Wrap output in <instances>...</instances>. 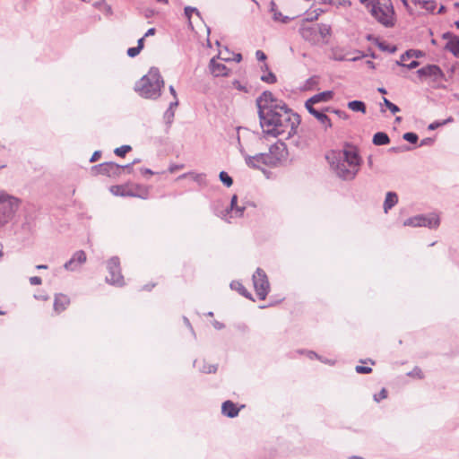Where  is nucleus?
<instances>
[{
	"label": "nucleus",
	"mask_w": 459,
	"mask_h": 459,
	"mask_svg": "<svg viewBox=\"0 0 459 459\" xmlns=\"http://www.w3.org/2000/svg\"><path fill=\"white\" fill-rule=\"evenodd\" d=\"M219 178L227 187H230L233 185V178L226 171H221Z\"/></svg>",
	"instance_id": "obj_34"
},
{
	"label": "nucleus",
	"mask_w": 459,
	"mask_h": 459,
	"mask_svg": "<svg viewBox=\"0 0 459 459\" xmlns=\"http://www.w3.org/2000/svg\"><path fill=\"white\" fill-rule=\"evenodd\" d=\"M348 108L354 112H360L362 114H365L367 112V105L362 100H351L347 103Z\"/></svg>",
	"instance_id": "obj_29"
},
{
	"label": "nucleus",
	"mask_w": 459,
	"mask_h": 459,
	"mask_svg": "<svg viewBox=\"0 0 459 459\" xmlns=\"http://www.w3.org/2000/svg\"><path fill=\"white\" fill-rule=\"evenodd\" d=\"M349 52L344 53V49L340 47H334L331 49V58L335 61H347Z\"/></svg>",
	"instance_id": "obj_27"
},
{
	"label": "nucleus",
	"mask_w": 459,
	"mask_h": 459,
	"mask_svg": "<svg viewBox=\"0 0 459 459\" xmlns=\"http://www.w3.org/2000/svg\"><path fill=\"white\" fill-rule=\"evenodd\" d=\"M232 85L235 89L243 91V92H248L247 87L246 85H243L238 80H234L232 82Z\"/></svg>",
	"instance_id": "obj_48"
},
{
	"label": "nucleus",
	"mask_w": 459,
	"mask_h": 459,
	"mask_svg": "<svg viewBox=\"0 0 459 459\" xmlns=\"http://www.w3.org/2000/svg\"><path fill=\"white\" fill-rule=\"evenodd\" d=\"M383 104H384V105L386 107V108H388V109L390 110V112H391L392 114H394H394H396V113H398V112H400V110H401V109H400V108H399L396 104H394V103L391 102V101H390L387 98H385V97H383Z\"/></svg>",
	"instance_id": "obj_39"
},
{
	"label": "nucleus",
	"mask_w": 459,
	"mask_h": 459,
	"mask_svg": "<svg viewBox=\"0 0 459 459\" xmlns=\"http://www.w3.org/2000/svg\"><path fill=\"white\" fill-rule=\"evenodd\" d=\"M299 32L302 39L312 45H317L319 39L317 36V29L316 25L314 26H304L302 25Z\"/></svg>",
	"instance_id": "obj_14"
},
{
	"label": "nucleus",
	"mask_w": 459,
	"mask_h": 459,
	"mask_svg": "<svg viewBox=\"0 0 459 459\" xmlns=\"http://www.w3.org/2000/svg\"><path fill=\"white\" fill-rule=\"evenodd\" d=\"M377 48L384 52L394 53L397 50L396 46L390 45L385 40L377 41Z\"/></svg>",
	"instance_id": "obj_33"
},
{
	"label": "nucleus",
	"mask_w": 459,
	"mask_h": 459,
	"mask_svg": "<svg viewBox=\"0 0 459 459\" xmlns=\"http://www.w3.org/2000/svg\"><path fill=\"white\" fill-rule=\"evenodd\" d=\"M209 68L212 74L215 77L227 76L230 72V70L224 64L216 61V57H212L210 60Z\"/></svg>",
	"instance_id": "obj_19"
},
{
	"label": "nucleus",
	"mask_w": 459,
	"mask_h": 459,
	"mask_svg": "<svg viewBox=\"0 0 459 459\" xmlns=\"http://www.w3.org/2000/svg\"><path fill=\"white\" fill-rule=\"evenodd\" d=\"M332 155L343 159L349 167L352 169H359L362 163L358 149L349 143H345V148L342 152H333Z\"/></svg>",
	"instance_id": "obj_8"
},
{
	"label": "nucleus",
	"mask_w": 459,
	"mask_h": 459,
	"mask_svg": "<svg viewBox=\"0 0 459 459\" xmlns=\"http://www.w3.org/2000/svg\"><path fill=\"white\" fill-rule=\"evenodd\" d=\"M425 52L420 49H408L404 53L402 54V59H411L412 57L414 58H420L425 56Z\"/></svg>",
	"instance_id": "obj_30"
},
{
	"label": "nucleus",
	"mask_w": 459,
	"mask_h": 459,
	"mask_svg": "<svg viewBox=\"0 0 459 459\" xmlns=\"http://www.w3.org/2000/svg\"><path fill=\"white\" fill-rule=\"evenodd\" d=\"M441 123L442 122L440 120H436L429 125L428 129L429 130H436L437 128L443 126V124H441Z\"/></svg>",
	"instance_id": "obj_57"
},
{
	"label": "nucleus",
	"mask_w": 459,
	"mask_h": 459,
	"mask_svg": "<svg viewBox=\"0 0 459 459\" xmlns=\"http://www.w3.org/2000/svg\"><path fill=\"white\" fill-rule=\"evenodd\" d=\"M397 203L398 195L394 191L387 192L383 204L384 212L387 213Z\"/></svg>",
	"instance_id": "obj_21"
},
{
	"label": "nucleus",
	"mask_w": 459,
	"mask_h": 459,
	"mask_svg": "<svg viewBox=\"0 0 459 459\" xmlns=\"http://www.w3.org/2000/svg\"><path fill=\"white\" fill-rule=\"evenodd\" d=\"M142 50L136 46V47H131L127 49L126 54L129 57H135L140 54Z\"/></svg>",
	"instance_id": "obj_49"
},
{
	"label": "nucleus",
	"mask_w": 459,
	"mask_h": 459,
	"mask_svg": "<svg viewBox=\"0 0 459 459\" xmlns=\"http://www.w3.org/2000/svg\"><path fill=\"white\" fill-rule=\"evenodd\" d=\"M317 83V77L312 76L306 81V84L308 87H312Z\"/></svg>",
	"instance_id": "obj_61"
},
{
	"label": "nucleus",
	"mask_w": 459,
	"mask_h": 459,
	"mask_svg": "<svg viewBox=\"0 0 459 459\" xmlns=\"http://www.w3.org/2000/svg\"><path fill=\"white\" fill-rule=\"evenodd\" d=\"M316 27L317 29V35L319 34L323 39L324 43L327 44L328 40L325 39L332 35L331 26L325 23H317Z\"/></svg>",
	"instance_id": "obj_26"
},
{
	"label": "nucleus",
	"mask_w": 459,
	"mask_h": 459,
	"mask_svg": "<svg viewBox=\"0 0 459 459\" xmlns=\"http://www.w3.org/2000/svg\"><path fill=\"white\" fill-rule=\"evenodd\" d=\"M101 154H102L101 151H95L90 159V162L93 163V162H96L97 160H99L101 157Z\"/></svg>",
	"instance_id": "obj_56"
},
{
	"label": "nucleus",
	"mask_w": 459,
	"mask_h": 459,
	"mask_svg": "<svg viewBox=\"0 0 459 459\" xmlns=\"http://www.w3.org/2000/svg\"><path fill=\"white\" fill-rule=\"evenodd\" d=\"M70 304V299L68 296L59 293L56 294L54 300V310L57 313H60L66 309L67 306Z\"/></svg>",
	"instance_id": "obj_20"
},
{
	"label": "nucleus",
	"mask_w": 459,
	"mask_h": 459,
	"mask_svg": "<svg viewBox=\"0 0 459 459\" xmlns=\"http://www.w3.org/2000/svg\"><path fill=\"white\" fill-rule=\"evenodd\" d=\"M194 367L197 368L200 372L204 374H214L218 369L217 364L207 365L205 360L199 361L195 359L194 361Z\"/></svg>",
	"instance_id": "obj_23"
},
{
	"label": "nucleus",
	"mask_w": 459,
	"mask_h": 459,
	"mask_svg": "<svg viewBox=\"0 0 459 459\" xmlns=\"http://www.w3.org/2000/svg\"><path fill=\"white\" fill-rule=\"evenodd\" d=\"M164 80L157 67H152L149 73L136 82L134 90L145 99L157 100L161 95Z\"/></svg>",
	"instance_id": "obj_2"
},
{
	"label": "nucleus",
	"mask_w": 459,
	"mask_h": 459,
	"mask_svg": "<svg viewBox=\"0 0 459 459\" xmlns=\"http://www.w3.org/2000/svg\"><path fill=\"white\" fill-rule=\"evenodd\" d=\"M86 262V254L83 250L76 251L73 256L64 264V268L67 271L74 272L80 265Z\"/></svg>",
	"instance_id": "obj_13"
},
{
	"label": "nucleus",
	"mask_w": 459,
	"mask_h": 459,
	"mask_svg": "<svg viewBox=\"0 0 459 459\" xmlns=\"http://www.w3.org/2000/svg\"><path fill=\"white\" fill-rule=\"evenodd\" d=\"M411 148L408 145L399 146V147H391L389 152H408L411 151Z\"/></svg>",
	"instance_id": "obj_50"
},
{
	"label": "nucleus",
	"mask_w": 459,
	"mask_h": 459,
	"mask_svg": "<svg viewBox=\"0 0 459 459\" xmlns=\"http://www.w3.org/2000/svg\"><path fill=\"white\" fill-rule=\"evenodd\" d=\"M260 126L265 135L278 137L287 133L286 139L298 134L300 116L272 91H264L255 100Z\"/></svg>",
	"instance_id": "obj_1"
},
{
	"label": "nucleus",
	"mask_w": 459,
	"mask_h": 459,
	"mask_svg": "<svg viewBox=\"0 0 459 459\" xmlns=\"http://www.w3.org/2000/svg\"><path fill=\"white\" fill-rule=\"evenodd\" d=\"M355 370L358 374H369L373 369L370 367L358 365L356 366Z\"/></svg>",
	"instance_id": "obj_47"
},
{
	"label": "nucleus",
	"mask_w": 459,
	"mask_h": 459,
	"mask_svg": "<svg viewBox=\"0 0 459 459\" xmlns=\"http://www.w3.org/2000/svg\"><path fill=\"white\" fill-rule=\"evenodd\" d=\"M307 112L316 117L325 128H331L333 126L330 117L325 114V108L324 110H318L314 107L306 108Z\"/></svg>",
	"instance_id": "obj_17"
},
{
	"label": "nucleus",
	"mask_w": 459,
	"mask_h": 459,
	"mask_svg": "<svg viewBox=\"0 0 459 459\" xmlns=\"http://www.w3.org/2000/svg\"><path fill=\"white\" fill-rule=\"evenodd\" d=\"M132 150L130 145L125 144L120 147H117L114 150V153L118 157H125L127 152Z\"/></svg>",
	"instance_id": "obj_40"
},
{
	"label": "nucleus",
	"mask_w": 459,
	"mask_h": 459,
	"mask_svg": "<svg viewBox=\"0 0 459 459\" xmlns=\"http://www.w3.org/2000/svg\"><path fill=\"white\" fill-rule=\"evenodd\" d=\"M403 139L411 144H416L419 141V135L414 132H406L403 134Z\"/></svg>",
	"instance_id": "obj_37"
},
{
	"label": "nucleus",
	"mask_w": 459,
	"mask_h": 459,
	"mask_svg": "<svg viewBox=\"0 0 459 459\" xmlns=\"http://www.w3.org/2000/svg\"><path fill=\"white\" fill-rule=\"evenodd\" d=\"M20 205V200L5 193L0 194V222L8 223L15 215Z\"/></svg>",
	"instance_id": "obj_4"
},
{
	"label": "nucleus",
	"mask_w": 459,
	"mask_h": 459,
	"mask_svg": "<svg viewBox=\"0 0 459 459\" xmlns=\"http://www.w3.org/2000/svg\"><path fill=\"white\" fill-rule=\"evenodd\" d=\"M444 49L449 51L456 58H459V36L455 37L453 41H447Z\"/></svg>",
	"instance_id": "obj_28"
},
{
	"label": "nucleus",
	"mask_w": 459,
	"mask_h": 459,
	"mask_svg": "<svg viewBox=\"0 0 459 459\" xmlns=\"http://www.w3.org/2000/svg\"><path fill=\"white\" fill-rule=\"evenodd\" d=\"M435 139L432 137H427L420 141V143L419 146H431L434 144Z\"/></svg>",
	"instance_id": "obj_51"
},
{
	"label": "nucleus",
	"mask_w": 459,
	"mask_h": 459,
	"mask_svg": "<svg viewBox=\"0 0 459 459\" xmlns=\"http://www.w3.org/2000/svg\"><path fill=\"white\" fill-rule=\"evenodd\" d=\"M355 52L359 53V56H353V57H348V60L347 61H351V62H357L366 56H368L367 54L359 51V50H355Z\"/></svg>",
	"instance_id": "obj_52"
},
{
	"label": "nucleus",
	"mask_w": 459,
	"mask_h": 459,
	"mask_svg": "<svg viewBox=\"0 0 459 459\" xmlns=\"http://www.w3.org/2000/svg\"><path fill=\"white\" fill-rule=\"evenodd\" d=\"M403 225L410 226V227H420V221L418 219V215L406 219L403 222Z\"/></svg>",
	"instance_id": "obj_44"
},
{
	"label": "nucleus",
	"mask_w": 459,
	"mask_h": 459,
	"mask_svg": "<svg viewBox=\"0 0 459 459\" xmlns=\"http://www.w3.org/2000/svg\"><path fill=\"white\" fill-rule=\"evenodd\" d=\"M121 166L113 161L104 162L91 168L94 175H105L108 177H117L121 175Z\"/></svg>",
	"instance_id": "obj_12"
},
{
	"label": "nucleus",
	"mask_w": 459,
	"mask_h": 459,
	"mask_svg": "<svg viewBox=\"0 0 459 459\" xmlns=\"http://www.w3.org/2000/svg\"><path fill=\"white\" fill-rule=\"evenodd\" d=\"M186 175H191L194 181L197 182L199 185H202L204 183L205 174H204V173L190 172L188 174H184L182 177L185 178Z\"/></svg>",
	"instance_id": "obj_42"
},
{
	"label": "nucleus",
	"mask_w": 459,
	"mask_h": 459,
	"mask_svg": "<svg viewBox=\"0 0 459 459\" xmlns=\"http://www.w3.org/2000/svg\"><path fill=\"white\" fill-rule=\"evenodd\" d=\"M246 207L245 206H238L233 212H235L236 217H242L244 214Z\"/></svg>",
	"instance_id": "obj_59"
},
{
	"label": "nucleus",
	"mask_w": 459,
	"mask_h": 459,
	"mask_svg": "<svg viewBox=\"0 0 459 459\" xmlns=\"http://www.w3.org/2000/svg\"><path fill=\"white\" fill-rule=\"evenodd\" d=\"M193 13H195L197 16H199L201 18V13L197 8L192 7V6H186L184 8V14H185L186 18L188 20V26L192 29H193V24L191 22V17H192Z\"/></svg>",
	"instance_id": "obj_31"
},
{
	"label": "nucleus",
	"mask_w": 459,
	"mask_h": 459,
	"mask_svg": "<svg viewBox=\"0 0 459 459\" xmlns=\"http://www.w3.org/2000/svg\"><path fill=\"white\" fill-rule=\"evenodd\" d=\"M175 117V110H171L170 108H167L163 114V120L167 126V129H169Z\"/></svg>",
	"instance_id": "obj_32"
},
{
	"label": "nucleus",
	"mask_w": 459,
	"mask_h": 459,
	"mask_svg": "<svg viewBox=\"0 0 459 459\" xmlns=\"http://www.w3.org/2000/svg\"><path fill=\"white\" fill-rule=\"evenodd\" d=\"M238 206V195H233L230 199V206L227 207L223 212V217H226L230 212H233Z\"/></svg>",
	"instance_id": "obj_36"
},
{
	"label": "nucleus",
	"mask_w": 459,
	"mask_h": 459,
	"mask_svg": "<svg viewBox=\"0 0 459 459\" xmlns=\"http://www.w3.org/2000/svg\"><path fill=\"white\" fill-rule=\"evenodd\" d=\"M261 81L269 84L275 83L277 82V77L274 73L272 71H268L267 74H263L260 77Z\"/></svg>",
	"instance_id": "obj_38"
},
{
	"label": "nucleus",
	"mask_w": 459,
	"mask_h": 459,
	"mask_svg": "<svg viewBox=\"0 0 459 459\" xmlns=\"http://www.w3.org/2000/svg\"><path fill=\"white\" fill-rule=\"evenodd\" d=\"M455 37H458L451 31H446L442 34V39H446L447 41H453Z\"/></svg>",
	"instance_id": "obj_55"
},
{
	"label": "nucleus",
	"mask_w": 459,
	"mask_h": 459,
	"mask_svg": "<svg viewBox=\"0 0 459 459\" xmlns=\"http://www.w3.org/2000/svg\"><path fill=\"white\" fill-rule=\"evenodd\" d=\"M273 19L275 22H281L284 24L288 23L291 20L289 16L283 15L281 12H274Z\"/></svg>",
	"instance_id": "obj_43"
},
{
	"label": "nucleus",
	"mask_w": 459,
	"mask_h": 459,
	"mask_svg": "<svg viewBox=\"0 0 459 459\" xmlns=\"http://www.w3.org/2000/svg\"><path fill=\"white\" fill-rule=\"evenodd\" d=\"M110 192L117 196H130L146 199L149 195L148 187L143 185H134L131 187L127 185H115L110 186Z\"/></svg>",
	"instance_id": "obj_5"
},
{
	"label": "nucleus",
	"mask_w": 459,
	"mask_h": 459,
	"mask_svg": "<svg viewBox=\"0 0 459 459\" xmlns=\"http://www.w3.org/2000/svg\"><path fill=\"white\" fill-rule=\"evenodd\" d=\"M334 96V92L333 91H325L315 94L314 96L307 99L305 102V108L314 107L315 104L321 102H327L331 100Z\"/></svg>",
	"instance_id": "obj_15"
},
{
	"label": "nucleus",
	"mask_w": 459,
	"mask_h": 459,
	"mask_svg": "<svg viewBox=\"0 0 459 459\" xmlns=\"http://www.w3.org/2000/svg\"><path fill=\"white\" fill-rule=\"evenodd\" d=\"M407 375L409 377H417L419 379H422L424 377V374L419 367H414V368L411 371H410Z\"/></svg>",
	"instance_id": "obj_45"
},
{
	"label": "nucleus",
	"mask_w": 459,
	"mask_h": 459,
	"mask_svg": "<svg viewBox=\"0 0 459 459\" xmlns=\"http://www.w3.org/2000/svg\"><path fill=\"white\" fill-rule=\"evenodd\" d=\"M390 137L385 132H377L372 138V143L376 146L386 145L390 143Z\"/></svg>",
	"instance_id": "obj_25"
},
{
	"label": "nucleus",
	"mask_w": 459,
	"mask_h": 459,
	"mask_svg": "<svg viewBox=\"0 0 459 459\" xmlns=\"http://www.w3.org/2000/svg\"><path fill=\"white\" fill-rule=\"evenodd\" d=\"M371 15L385 28H393L395 24V12L391 0H359Z\"/></svg>",
	"instance_id": "obj_3"
},
{
	"label": "nucleus",
	"mask_w": 459,
	"mask_h": 459,
	"mask_svg": "<svg viewBox=\"0 0 459 459\" xmlns=\"http://www.w3.org/2000/svg\"><path fill=\"white\" fill-rule=\"evenodd\" d=\"M280 161V158L271 155L267 152H260L254 156L246 157V164L247 167L255 169H260V165L263 164L269 167H276Z\"/></svg>",
	"instance_id": "obj_10"
},
{
	"label": "nucleus",
	"mask_w": 459,
	"mask_h": 459,
	"mask_svg": "<svg viewBox=\"0 0 459 459\" xmlns=\"http://www.w3.org/2000/svg\"><path fill=\"white\" fill-rule=\"evenodd\" d=\"M387 390L385 388H382L378 394H374V401L379 403L381 400L387 397Z\"/></svg>",
	"instance_id": "obj_46"
},
{
	"label": "nucleus",
	"mask_w": 459,
	"mask_h": 459,
	"mask_svg": "<svg viewBox=\"0 0 459 459\" xmlns=\"http://www.w3.org/2000/svg\"><path fill=\"white\" fill-rule=\"evenodd\" d=\"M108 275L106 276V281L117 287L125 285L124 277L121 273L120 261L117 256L111 257L107 263Z\"/></svg>",
	"instance_id": "obj_7"
},
{
	"label": "nucleus",
	"mask_w": 459,
	"mask_h": 459,
	"mask_svg": "<svg viewBox=\"0 0 459 459\" xmlns=\"http://www.w3.org/2000/svg\"><path fill=\"white\" fill-rule=\"evenodd\" d=\"M231 290L238 291L241 296L246 299L255 301L253 295L244 287L238 281H232L230 284Z\"/></svg>",
	"instance_id": "obj_24"
},
{
	"label": "nucleus",
	"mask_w": 459,
	"mask_h": 459,
	"mask_svg": "<svg viewBox=\"0 0 459 459\" xmlns=\"http://www.w3.org/2000/svg\"><path fill=\"white\" fill-rule=\"evenodd\" d=\"M240 407L230 400H227L221 404V413L230 419H233L238 415Z\"/></svg>",
	"instance_id": "obj_18"
},
{
	"label": "nucleus",
	"mask_w": 459,
	"mask_h": 459,
	"mask_svg": "<svg viewBox=\"0 0 459 459\" xmlns=\"http://www.w3.org/2000/svg\"><path fill=\"white\" fill-rule=\"evenodd\" d=\"M237 139H238V150H239V152L241 153V155H242V156L244 157V159L246 160V157H247V156H249V155L246 152L245 149L243 148V146H242V144H241V143H240V136H239V135H238Z\"/></svg>",
	"instance_id": "obj_60"
},
{
	"label": "nucleus",
	"mask_w": 459,
	"mask_h": 459,
	"mask_svg": "<svg viewBox=\"0 0 459 459\" xmlns=\"http://www.w3.org/2000/svg\"><path fill=\"white\" fill-rule=\"evenodd\" d=\"M421 7L428 12L433 13L437 7V4L434 0H423L421 2Z\"/></svg>",
	"instance_id": "obj_41"
},
{
	"label": "nucleus",
	"mask_w": 459,
	"mask_h": 459,
	"mask_svg": "<svg viewBox=\"0 0 459 459\" xmlns=\"http://www.w3.org/2000/svg\"><path fill=\"white\" fill-rule=\"evenodd\" d=\"M420 227H428L429 229H437L440 224V219L437 215L431 214H419Z\"/></svg>",
	"instance_id": "obj_16"
},
{
	"label": "nucleus",
	"mask_w": 459,
	"mask_h": 459,
	"mask_svg": "<svg viewBox=\"0 0 459 459\" xmlns=\"http://www.w3.org/2000/svg\"><path fill=\"white\" fill-rule=\"evenodd\" d=\"M255 57L259 62H264L267 59L266 54L262 50H256Z\"/></svg>",
	"instance_id": "obj_53"
},
{
	"label": "nucleus",
	"mask_w": 459,
	"mask_h": 459,
	"mask_svg": "<svg viewBox=\"0 0 459 459\" xmlns=\"http://www.w3.org/2000/svg\"><path fill=\"white\" fill-rule=\"evenodd\" d=\"M253 283L256 295L260 300H264L270 291V283L265 272L257 268L253 274Z\"/></svg>",
	"instance_id": "obj_9"
},
{
	"label": "nucleus",
	"mask_w": 459,
	"mask_h": 459,
	"mask_svg": "<svg viewBox=\"0 0 459 459\" xmlns=\"http://www.w3.org/2000/svg\"><path fill=\"white\" fill-rule=\"evenodd\" d=\"M331 167L335 171L336 175L343 179V180H351L355 178L356 175L359 172V169H348V164L341 159L340 157H336L334 155L326 156Z\"/></svg>",
	"instance_id": "obj_6"
},
{
	"label": "nucleus",
	"mask_w": 459,
	"mask_h": 459,
	"mask_svg": "<svg viewBox=\"0 0 459 459\" xmlns=\"http://www.w3.org/2000/svg\"><path fill=\"white\" fill-rule=\"evenodd\" d=\"M268 153H271V155L274 156V154H279L280 160L281 159H284L287 154V146L284 142L280 141L278 143L273 144L270 147V151Z\"/></svg>",
	"instance_id": "obj_22"
},
{
	"label": "nucleus",
	"mask_w": 459,
	"mask_h": 459,
	"mask_svg": "<svg viewBox=\"0 0 459 459\" xmlns=\"http://www.w3.org/2000/svg\"><path fill=\"white\" fill-rule=\"evenodd\" d=\"M179 101L178 98H174V100L171 101L169 105L168 108H170L171 110H174L177 107H178Z\"/></svg>",
	"instance_id": "obj_64"
},
{
	"label": "nucleus",
	"mask_w": 459,
	"mask_h": 459,
	"mask_svg": "<svg viewBox=\"0 0 459 459\" xmlns=\"http://www.w3.org/2000/svg\"><path fill=\"white\" fill-rule=\"evenodd\" d=\"M420 65V63L418 60H412L409 64H406V65H404V68H406L408 70H412V69L419 67Z\"/></svg>",
	"instance_id": "obj_54"
},
{
	"label": "nucleus",
	"mask_w": 459,
	"mask_h": 459,
	"mask_svg": "<svg viewBox=\"0 0 459 459\" xmlns=\"http://www.w3.org/2000/svg\"><path fill=\"white\" fill-rule=\"evenodd\" d=\"M366 39L368 41H371L373 42L375 45L377 46V41H380L381 39H379L378 38H377L376 36H374L373 34H367L366 36Z\"/></svg>",
	"instance_id": "obj_62"
},
{
	"label": "nucleus",
	"mask_w": 459,
	"mask_h": 459,
	"mask_svg": "<svg viewBox=\"0 0 459 459\" xmlns=\"http://www.w3.org/2000/svg\"><path fill=\"white\" fill-rule=\"evenodd\" d=\"M403 6L405 7L406 11L409 13V14H413L412 8L410 6L408 0H401Z\"/></svg>",
	"instance_id": "obj_63"
},
{
	"label": "nucleus",
	"mask_w": 459,
	"mask_h": 459,
	"mask_svg": "<svg viewBox=\"0 0 459 459\" xmlns=\"http://www.w3.org/2000/svg\"><path fill=\"white\" fill-rule=\"evenodd\" d=\"M418 77L420 80L431 79L433 82H447V78L445 73L442 71L439 65L435 64H428L425 66L416 71Z\"/></svg>",
	"instance_id": "obj_11"
},
{
	"label": "nucleus",
	"mask_w": 459,
	"mask_h": 459,
	"mask_svg": "<svg viewBox=\"0 0 459 459\" xmlns=\"http://www.w3.org/2000/svg\"><path fill=\"white\" fill-rule=\"evenodd\" d=\"M325 111L333 113L336 116H338V117H340L343 120H347L350 117L349 114L342 109L327 107V108H325Z\"/></svg>",
	"instance_id": "obj_35"
},
{
	"label": "nucleus",
	"mask_w": 459,
	"mask_h": 459,
	"mask_svg": "<svg viewBox=\"0 0 459 459\" xmlns=\"http://www.w3.org/2000/svg\"><path fill=\"white\" fill-rule=\"evenodd\" d=\"M29 281L31 285H40L42 283V280L39 276H32Z\"/></svg>",
	"instance_id": "obj_58"
}]
</instances>
